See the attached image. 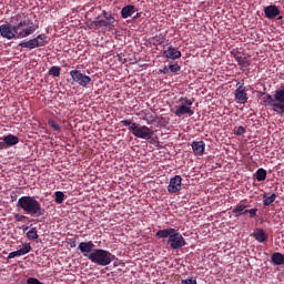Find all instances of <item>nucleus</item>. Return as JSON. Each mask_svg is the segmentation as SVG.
<instances>
[{
  "mask_svg": "<svg viewBox=\"0 0 284 284\" xmlns=\"http://www.w3.org/2000/svg\"><path fill=\"white\" fill-rule=\"evenodd\" d=\"M258 209H246V214H250V219H256Z\"/></svg>",
  "mask_w": 284,
  "mask_h": 284,
  "instance_id": "obj_36",
  "label": "nucleus"
},
{
  "mask_svg": "<svg viewBox=\"0 0 284 284\" xmlns=\"http://www.w3.org/2000/svg\"><path fill=\"white\" fill-rule=\"evenodd\" d=\"M49 74L50 77H61V67H57V65L51 67L49 69Z\"/></svg>",
  "mask_w": 284,
  "mask_h": 284,
  "instance_id": "obj_31",
  "label": "nucleus"
},
{
  "mask_svg": "<svg viewBox=\"0 0 284 284\" xmlns=\"http://www.w3.org/2000/svg\"><path fill=\"white\" fill-rule=\"evenodd\" d=\"M48 125H50L54 132H61V125H59V123H57V121L49 119Z\"/></svg>",
  "mask_w": 284,
  "mask_h": 284,
  "instance_id": "obj_33",
  "label": "nucleus"
},
{
  "mask_svg": "<svg viewBox=\"0 0 284 284\" xmlns=\"http://www.w3.org/2000/svg\"><path fill=\"white\" fill-rule=\"evenodd\" d=\"M28 219V216L22 215V214H14V221H17L18 223H22V221H26Z\"/></svg>",
  "mask_w": 284,
  "mask_h": 284,
  "instance_id": "obj_37",
  "label": "nucleus"
},
{
  "mask_svg": "<svg viewBox=\"0 0 284 284\" xmlns=\"http://www.w3.org/2000/svg\"><path fill=\"white\" fill-rule=\"evenodd\" d=\"M114 258H116L114 254L103 248H94L89 255V261H91V263L101 265L102 267L110 265Z\"/></svg>",
  "mask_w": 284,
  "mask_h": 284,
  "instance_id": "obj_5",
  "label": "nucleus"
},
{
  "mask_svg": "<svg viewBox=\"0 0 284 284\" xmlns=\"http://www.w3.org/2000/svg\"><path fill=\"white\" fill-rule=\"evenodd\" d=\"M70 77L72 78L74 83H78V85H81V88H88V85H90V83H92V78L83 74L79 70H71Z\"/></svg>",
  "mask_w": 284,
  "mask_h": 284,
  "instance_id": "obj_8",
  "label": "nucleus"
},
{
  "mask_svg": "<svg viewBox=\"0 0 284 284\" xmlns=\"http://www.w3.org/2000/svg\"><path fill=\"white\" fill-rule=\"evenodd\" d=\"M183 178H181V175H175L170 179V183L166 189L170 194H176V192H181Z\"/></svg>",
  "mask_w": 284,
  "mask_h": 284,
  "instance_id": "obj_10",
  "label": "nucleus"
},
{
  "mask_svg": "<svg viewBox=\"0 0 284 284\" xmlns=\"http://www.w3.org/2000/svg\"><path fill=\"white\" fill-rule=\"evenodd\" d=\"M11 23L16 34H18V39H26V37L34 34L39 29V26L34 24V22L24 13H17L11 17Z\"/></svg>",
  "mask_w": 284,
  "mask_h": 284,
  "instance_id": "obj_1",
  "label": "nucleus"
},
{
  "mask_svg": "<svg viewBox=\"0 0 284 284\" xmlns=\"http://www.w3.org/2000/svg\"><path fill=\"white\" fill-rule=\"evenodd\" d=\"M27 239H29V241H37V239H39L37 227H32L29 232H27Z\"/></svg>",
  "mask_w": 284,
  "mask_h": 284,
  "instance_id": "obj_30",
  "label": "nucleus"
},
{
  "mask_svg": "<svg viewBox=\"0 0 284 284\" xmlns=\"http://www.w3.org/2000/svg\"><path fill=\"white\" fill-rule=\"evenodd\" d=\"M241 85H243L245 88V83H243V82H237L236 83V88H241Z\"/></svg>",
  "mask_w": 284,
  "mask_h": 284,
  "instance_id": "obj_40",
  "label": "nucleus"
},
{
  "mask_svg": "<svg viewBox=\"0 0 284 284\" xmlns=\"http://www.w3.org/2000/svg\"><path fill=\"white\" fill-rule=\"evenodd\" d=\"M163 57H165V59L176 61V59H181L182 53L179 49L174 48L173 45H170L166 50H164Z\"/></svg>",
  "mask_w": 284,
  "mask_h": 284,
  "instance_id": "obj_16",
  "label": "nucleus"
},
{
  "mask_svg": "<svg viewBox=\"0 0 284 284\" xmlns=\"http://www.w3.org/2000/svg\"><path fill=\"white\" fill-rule=\"evenodd\" d=\"M274 99L277 103L275 106H277L280 110V116L284 119V85L275 90Z\"/></svg>",
  "mask_w": 284,
  "mask_h": 284,
  "instance_id": "obj_12",
  "label": "nucleus"
},
{
  "mask_svg": "<svg viewBox=\"0 0 284 284\" xmlns=\"http://www.w3.org/2000/svg\"><path fill=\"white\" fill-rule=\"evenodd\" d=\"M0 150H6V146H4V144H3V141L0 142Z\"/></svg>",
  "mask_w": 284,
  "mask_h": 284,
  "instance_id": "obj_41",
  "label": "nucleus"
},
{
  "mask_svg": "<svg viewBox=\"0 0 284 284\" xmlns=\"http://www.w3.org/2000/svg\"><path fill=\"white\" fill-rule=\"evenodd\" d=\"M231 213L234 214L236 217L245 216V214H247V205L237 204V205L234 206V209L232 210Z\"/></svg>",
  "mask_w": 284,
  "mask_h": 284,
  "instance_id": "obj_23",
  "label": "nucleus"
},
{
  "mask_svg": "<svg viewBox=\"0 0 284 284\" xmlns=\"http://www.w3.org/2000/svg\"><path fill=\"white\" fill-rule=\"evenodd\" d=\"M150 43H152V45H163V43H165V36L163 34L155 36L151 38Z\"/></svg>",
  "mask_w": 284,
  "mask_h": 284,
  "instance_id": "obj_26",
  "label": "nucleus"
},
{
  "mask_svg": "<svg viewBox=\"0 0 284 284\" xmlns=\"http://www.w3.org/2000/svg\"><path fill=\"white\" fill-rule=\"evenodd\" d=\"M28 230H29L28 226L23 227V232H28Z\"/></svg>",
  "mask_w": 284,
  "mask_h": 284,
  "instance_id": "obj_42",
  "label": "nucleus"
},
{
  "mask_svg": "<svg viewBox=\"0 0 284 284\" xmlns=\"http://www.w3.org/2000/svg\"><path fill=\"white\" fill-rule=\"evenodd\" d=\"M0 141H2L3 143L4 150H8V148H12V145H17L19 143V136L13 134H8L0 138Z\"/></svg>",
  "mask_w": 284,
  "mask_h": 284,
  "instance_id": "obj_17",
  "label": "nucleus"
},
{
  "mask_svg": "<svg viewBox=\"0 0 284 284\" xmlns=\"http://www.w3.org/2000/svg\"><path fill=\"white\" fill-rule=\"evenodd\" d=\"M27 284H43V282L39 281L37 277H29Z\"/></svg>",
  "mask_w": 284,
  "mask_h": 284,
  "instance_id": "obj_38",
  "label": "nucleus"
},
{
  "mask_svg": "<svg viewBox=\"0 0 284 284\" xmlns=\"http://www.w3.org/2000/svg\"><path fill=\"white\" fill-rule=\"evenodd\" d=\"M114 23H116L114 16L103 10L102 13L90 23V28L91 30H101V28H114Z\"/></svg>",
  "mask_w": 284,
  "mask_h": 284,
  "instance_id": "obj_6",
  "label": "nucleus"
},
{
  "mask_svg": "<svg viewBox=\"0 0 284 284\" xmlns=\"http://www.w3.org/2000/svg\"><path fill=\"white\" fill-rule=\"evenodd\" d=\"M271 261L274 265H283L284 264V255L282 253H273L271 256Z\"/></svg>",
  "mask_w": 284,
  "mask_h": 284,
  "instance_id": "obj_25",
  "label": "nucleus"
},
{
  "mask_svg": "<svg viewBox=\"0 0 284 284\" xmlns=\"http://www.w3.org/2000/svg\"><path fill=\"white\" fill-rule=\"evenodd\" d=\"M277 19H278V21L283 20V16H280Z\"/></svg>",
  "mask_w": 284,
  "mask_h": 284,
  "instance_id": "obj_44",
  "label": "nucleus"
},
{
  "mask_svg": "<svg viewBox=\"0 0 284 284\" xmlns=\"http://www.w3.org/2000/svg\"><path fill=\"white\" fill-rule=\"evenodd\" d=\"M191 148L194 152V154H196L197 156H202V154H204L205 152V142L204 141H194L191 144Z\"/></svg>",
  "mask_w": 284,
  "mask_h": 284,
  "instance_id": "obj_19",
  "label": "nucleus"
},
{
  "mask_svg": "<svg viewBox=\"0 0 284 284\" xmlns=\"http://www.w3.org/2000/svg\"><path fill=\"white\" fill-rule=\"evenodd\" d=\"M163 74H168V69H164V70H163Z\"/></svg>",
  "mask_w": 284,
  "mask_h": 284,
  "instance_id": "obj_43",
  "label": "nucleus"
},
{
  "mask_svg": "<svg viewBox=\"0 0 284 284\" xmlns=\"http://www.w3.org/2000/svg\"><path fill=\"white\" fill-rule=\"evenodd\" d=\"M245 132H247V130L244 126H237L234 129V134L236 136H243V134H245Z\"/></svg>",
  "mask_w": 284,
  "mask_h": 284,
  "instance_id": "obj_34",
  "label": "nucleus"
},
{
  "mask_svg": "<svg viewBox=\"0 0 284 284\" xmlns=\"http://www.w3.org/2000/svg\"><path fill=\"white\" fill-rule=\"evenodd\" d=\"M54 196H55V203H58L59 205H61V203H63L64 199H65V194L61 191H57L54 193Z\"/></svg>",
  "mask_w": 284,
  "mask_h": 284,
  "instance_id": "obj_32",
  "label": "nucleus"
},
{
  "mask_svg": "<svg viewBox=\"0 0 284 284\" xmlns=\"http://www.w3.org/2000/svg\"><path fill=\"white\" fill-rule=\"evenodd\" d=\"M34 41L37 43V48H43V45H48V36H45V33H41L34 38Z\"/></svg>",
  "mask_w": 284,
  "mask_h": 284,
  "instance_id": "obj_24",
  "label": "nucleus"
},
{
  "mask_svg": "<svg viewBox=\"0 0 284 284\" xmlns=\"http://www.w3.org/2000/svg\"><path fill=\"white\" fill-rule=\"evenodd\" d=\"M30 252H32V246H30V243H24L22 245V248H19L16 252H11L8 255V260L10 258H17V256H26V254H30Z\"/></svg>",
  "mask_w": 284,
  "mask_h": 284,
  "instance_id": "obj_15",
  "label": "nucleus"
},
{
  "mask_svg": "<svg viewBox=\"0 0 284 284\" xmlns=\"http://www.w3.org/2000/svg\"><path fill=\"white\" fill-rule=\"evenodd\" d=\"M255 178H256V181H265V179H267V171L263 168L258 169L256 172H255Z\"/></svg>",
  "mask_w": 284,
  "mask_h": 284,
  "instance_id": "obj_28",
  "label": "nucleus"
},
{
  "mask_svg": "<svg viewBox=\"0 0 284 284\" xmlns=\"http://www.w3.org/2000/svg\"><path fill=\"white\" fill-rule=\"evenodd\" d=\"M158 239H169L168 245H170L171 250H183L187 242H185V237L176 231V229H163L159 230L155 233Z\"/></svg>",
  "mask_w": 284,
  "mask_h": 284,
  "instance_id": "obj_3",
  "label": "nucleus"
},
{
  "mask_svg": "<svg viewBox=\"0 0 284 284\" xmlns=\"http://www.w3.org/2000/svg\"><path fill=\"white\" fill-rule=\"evenodd\" d=\"M120 125H124V128H129V132L136 136V139H143L144 141H150L152 136H154V131L150 129L148 125H141L132 120H122Z\"/></svg>",
  "mask_w": 284,
  "mask_h": 284,
  "instance_id": "obj_4",
  "label": "nucleus"
},
{
  "mask_svg": "<svg viewBox=\"0 0 284 284\" xmlns=\"http://www.w3.org/2000/svg\"><path fill=\"white\" fill-rule=\"evenodd\" d=\"M180 105L175 106V110L173 111V114L175 116H194V110H192L193 101L190 100L187 97H181L178 101Z\"/></svg>",
  "mask_w": 284,
  "mask_h": 284,
  "instance_id": "obj_7",
  "label": "nucleus"
},
{
  "mask_svg": "<svg viewBox=\"0 0 284 284\" xmlns=\"http://www.w3.org/2000/svg\"><path fill=\"white\" fill-rule=\"evenodd\" d=\"M78 250L88 258L90 260V253L94 252V242L89 241V242H81L78 246Z\"/></svg>",
  "mask_w": 284,
  "mask_h": 284,
  "instance_id": "obj_14",
  "label": "nucleus"
},
{
  "mask_svg": "<svg viewBox=\"0 0 284 284\" xmlns=\"http://www.w3.org/2000/svg\"><path fill=\"white\" fill-rule=\"evenodd\" d=\"M0 36L3 37V39H8L9 41L12 39H18V34L14 31V24H2L0 26Z\"/></svg>",
  "mask_w": 284,
  "mask_h": 284,
  "instance_id": "obj_11",
  "label": "nucleus"
},
{
  "mask_svg": "<svg viewBox=\"0 0 284 284\" xmlns=\"http://www.w3.org/2000/svg\"><path fill=\"white\" fill-rule=\"evenodd\" d=\"M169 70L173 73L181 72V65H179V63L170 64Z\"/></svg>",
  "mask_w": 284,
  "mask_h": 284,
  "instance_id": "obj_35",
  "label": "nucleus"
},
{
  "mask_svg": "<svg viewBox=\"0 0 284 284\" xmlns=\"http://www.w3.org/2000/svg\"><path fill=\"white\" fill-rule=\"evenodd\" d=\"M260 99L262 100V103L265 105V108H272L273 112H276L277 115L281 116L280 110L276 106L278 103L276 102L274 94L272 95L266 92H260Z\"/></svg>",
  "mask_w": 284,
  "mask_h": 284,
  "instance_id": "obj_9",
  "label": "nucleus"
},
{
  "mask_svg": "<svg viewBox=\"0 0 284 284\" xmlns=\"http://www.w3.org/2000/svg\"><path fill=\"white\" fill-rule=\"evenodd\" d=\"M252 236L255 239V241H257V243H265V241H267V234L263 229H256L252 233Z\"/></svg>",
  "mask_w": 284,
  "mask_h": 284,
  "instance_id": "obj_21",
  "label": "nucleus"
},
{
  "mask_svg": "<svg viewBox=\"0 0 284 284\" xmlns=\"http://www.w3.org/2000/svg\"><path fill=\"white\" fill-rule=\"evenodd\" d=\"M134 12H136V7H134L132 4H128V6L122 8L121 17H122V19H128V18L132 17V14Z\"/></svg>",
  "mask_w": 284,
  "mask_h": 284,
  "instance_id": "obj_22",
  "label": "nucleus"
},
{
  "mask_svg": "<svg viewBox=\"0 0 284 284\" xmlns=\"http://www.w3.org/2000/svg\"><path fill=\"white\" fill-rule=\"evenodd\" d=\"M233 57L237 64L241 65V68H247L248 65H251L250 59H247V57H243L241 52L233 53Z\"/></svg>",
  "mask_w": 284,
  "mask_h": 284,
  "instance_id": "obj_20",
  "label": "nucleus"
},
{
  "mask_svg": "<svg viewBox=\"0 0 284 284\" xmlns=\"http://www.w3.org/2000/svg\"><path fill=\"white\" fill-rule=\"evenodd\" d=\"M17 207H20V210L24 211V214H29L34 219L45 214V209L41 206V202L30 195L21 196L17 202Z\"/></svg>",
  "mask_w": 284,
  "mask_h": 284,
  "instance_id": "obj_2",
  "label": "nucleus"
},
{
  "mask_svg": "<svg viewBox=\"0 0 284 284\" xmlns=\"http://www.w3.org/2000/svg\"><path fill=\"white\" fill-rule=\"evenodd\" d=\"M19 47L20 48H28L29 50H34V48H38L34 38L31 39V40L24 41V42H20Z\"/></svg>",
  "mask_w": 284,
  "mask_h": 284,
  "instance_id": "obj_27",
  "label": "nucleus"
},
{
  "mask_svg": "<svg viewBox=\"0 0 284 284\" xmlns=\"http://www.w3.org/2000/svg\"><path fill=\"white\" fill-rule=\"evenodd\" d=\"M234 97L236 103L241 105H245V103H247V92L245 91V87L243 84L236 88Z\"/></svg>",
  "mask_w": 284,
  "mask_h": 284,
  "instance_id": "obj_13",
  "label": "nucleus"
},
{
  "mask_svg": "<svg viewBox=\"0 0 284 284\" xmlns=\"http://www.w3.org/2000/svg\"><path fill=\"white\" fill-rule=\"evenodd\" d=\"M181 283L182 284H196V278L191 277V278L182 280Z\"/></svg>",
  "mask_w": 284,
  "mask_h": 284,
  "instance_id": "obj_39",
  "label": "nucleus"
},
{
  "mask_svg": "<svg viewBox=\"0 0 284 284\" xmlns=\"http://www.w3.org/2000/svg\"><path fill=\"white\" fill-rule=\"evenodd\" d=\"M274 201H276V194L273 193L270 196L264 195L263 196V205H265L266 207H270V205H272V203H274Z\"/></svg>",
  "mask_w": 284,
  "mask_h": 284,
  "instance_id": "obj_29",
  "label": "nucleus"
},
{
  "mask_svg": "<svg viewBox=\"0 0 284 284\" xmlns=\"http://www.w3.org/2000/svg\"><path fill=\"white\" fill-rule=\"evenodd\" d=\"M264 14L266 19H276L281 14V10L275 4H271L264 8Z\"/></svg>",
  "mask_w": 284,
  "mask_h": 284,
  "instance_id": "obj_18",
  "label": "nucleus"
}]
</instances>
